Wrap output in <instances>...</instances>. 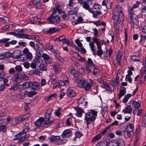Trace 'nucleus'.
<instances>
[{"label":"nucleus","mask_w":146,"mask_h":146,"mask_svg":"<svg viewBox=\"0 0 146 146\" xmlns=\"http://www.w3.org/2000/svg\"><path fill=\"white\" fill-rule=\"evenodd\" d=\"M124 18L121 7L115 8L113 11L112 18L114 28L116 31L119 30L120 26L123 24Z\"/></svg>","instance_id":"obj_1"},{"label":"nucleus","mask_w":146,"mask_h":146,"mask_svg":"<svg viewBox=\"0 0 146 146\" xmlns=\"http://www.w3.org/2000/svg\"><path fill=\"white\" fill-rule=\"evenodd\" d=\"M97 112L94 111H92L91 112H88L86 114L84 120H86V124L88 126L90 122L94 121L97 116Z\"/></svg>","instance_id":"obj_2"},{"label":"nucleus","mask_w":146,"mask_h":146,"mask_svg":"<svg viewBox=\"0 0 146 146\" xmlns=\"http://www.w3.org/2000/svg\"><path fill=\"white\" fill-rule=\"evenodd\" d=\"M51 113V112L50 113L46 112L45 114V118L44 119V124L46 125L47 126H50L52 123H53L55 121L54 119H50V116Z\"/></svg>","instance_id":"obj_3"},{"label":"nucleus","mask_w":146,"mask_h":146,"mask_svg":"<svg viewBox=\"0 0 146 146\" xmlns=\"http://www.w3.org/2000/svg\"><path fill=\"white\" fill-rule=\"evenodd\" d=\"M60 17L56 14L54 15H50L47 18V21L48 23L53 24L54 22L58 23L60 21Z\"/></svg>","instance_id":"obj_4"},{"label":"nucleus","mask_w":146,"mask_h":146,"mask_svg":"<svg viewBox=\"0 0 146 146\" xmlns=\"http://www.w3.org/2000/svg\"><path fill=\"white\" fill-rule=\"evenodd\" d=\"M87 63L88 64H86L85 69L88 73H90L92 72V68H94L95 66L93 62L90 58H88Z\"/></svg>","instance_id":"obj_5"},{"label":"nucleus","mask_w":146,"mask_h":146,"mask_svg":"<svg viewBox=\"0 0 146 146\" xmlns=\"http://www.w3.org/2000/svg\"><path fill=\"white\" fill-rule=\"evenodd\" d=\"M94 83V82L93 80L89 79V82H86L83 87L84 88L86 91L88 90H90L91 87L93 86Z\"/></svg>","instance_id":"obj_6"},{"label":"nucleus","mask_w":146,"mask_h":146,"mask_svg":"<svg viewBox=\"0 0 146 146\" xmlns=\"http://www.w3.org/2000/svg\"><path fill=\"white\" fill-rule=\"evenodd\" d=\"M42 57L44 60L46 64H50L52 63V58L50 57L48 54L46 53H43Z\"/></svg>","instance_id":"obj_7"},{"label":"nucleus","mask_w":146,"mask_h":146,"mask_svg":"<svg viewBox=\"0 0 146 146\" xmlns=\"http://www.w3.org/2000/svg\"><path fill=\"white\" fill-rule=\"evenodd\" d=\"M74 80L78 84L83 87L86 81L84 80L81 79L80 77L76 76L74 78Z\"/></svg>","instance_id":"obj_8"},{"label":"nucleus","mask_w":146,"mask_h":146,"mask_svg":"<svg viewBox=\"0 0 146 146\" xmlns=\"http://www.w3.org/2000/svg\"><path fill=\"white\" fill-rule=\"evenodd\" d=\"M44 119L43 117H40L34 122V124L37 127L39 128L44 121Z\"/></svg>","instance_id":"obj_9"},{"label":"nucleus","mask_w":146,"mask_h":146,"mask_svg":"<svg viewBox=\"0 0 146 146\" xmlns=\"http://www.w3.org/2000/svg\"><path fill=\"white\" fill-rule=\"evenodd\" d=\"M66 95L69 98H73L76 95V93L74 90L68 89L66 91Z\"/></svg>","instance_id":"obj_10"},{"label":"nucleus","mask_w":146,"mask_h":146,"mask_svg":"<svg viewBox=\"0 0 146 146\" xmlns=\"http://www.w3.org/2000/svg\"><path fill=\"white\" fill-rule=\"evenodd\" d=\"M30 125L28 123H27L23 127V131L20 132V134H21L23 135L25 134L30 130Z\"/></svg>","instance_id":"obj_11"},{"label":"nucleus","mask_w":146,"mask_h":146,"mask_svg":"<svg viewBox=\"0 0 146 146\" xmlns=\"http://www.w3.org/2000/svg\"><path fill=\"white\" fill-rule=\"evenodd\" d=\"M40 83L37 82H30V88L33 90H36L40 86Z\"/></svg>","instance_id":"obj_12"},{"label":"nucleus","mask_w":146,"mask_h":146,"mask_svg":"<svg viewBox=\"0 0 146 146\" xmlns=\"http://www.w3.org/2000/svg\"><path fill=\"white\" fill-rule=\"evenodd\" d=\"M126 93V88L124 87L121 88L118 95V99L120 100L122 97L125 95Z\"/></svg>","instance_id":"obj_13"},{"label":"nucleus","mask_w":146,"mask_h":146,"mask_svg":"<svg viewBox=\"0 0 146 146\" xmlns=\"http://www.w3.org/2000/svg\"><path fill=\"white\" fill-rule=\"evenodd\" d=\"M72 131L69 129L64 130L63 132L62 136L63 138H67L71 136Z\"/></svg>","instance_id":"obj_14"},{"label":"nucleus","mask_w":146,"mask_h":146,"mask_svg":"<svg viewBox=\"0 0 146 146\" xmlns=\"http://www.w3.org/2000/svg\"><path fill=\"white\" fill-rule=\"evenodd\" d=\"M21 52L19 50H16L14 51L12 54V56H13V58L15 59H18L20 58L21 56L22 55H21Z\"/></svg>","instance_id":"obj_15"},{"label":"nucleus","mask_w":146,"mask_h":146,"mask_svg":"<svg viewBox=\"0 0 146 146\" xmlns=\"http://www.w3.org/2000/svg\"><path fill=\"white\" fill-rule=\"evenodd\" d=\"M125 145L124 141L123 140L119 139L114 142L113 146H124Z\"/></svg>","instance_id":"obj_16"},{"label":"nucleus","mask_w":146,"mask_h":146,"mask_svg":"<svg viewBox=\"0 0 146 146\" xmlns=\"http://www.w3.org/2000/svg\"><path fill=\"white\" fill-rule=\"evenodd\" d=\"M59 29L55 27L50 28L48 29L45 31V33L47 34H52L58 31Z\"/></svg>","instance_id":"obj_17"},{"label":"nucleus","mask_w":146,"mask_h":146,"mask_svg":"<svg viewBox=\"0 0 146 146\" xmlns=\"http://www.w3.org/2000/svg\"><path fill=\"white\" fill-rule=\"evenodd\" d=\"M52 52L54 54V56L60 62H61L62 60V58L59 55V51L58 50H54L52 51Z\"/></svg>","instance_id":"obj_18"},{"label":"nucleus","mask_w":146,"mask_h":146,"mask_svg":"<svg viewBox=\"0 0 146 146\" xmlns=\"http://www.w3.org/2000/svg\"><path fill=\"white\" fill-rule=\"evenodd\" d=\"M76 111L75 115L77 117H81L82 115V113L84 112V111L80 108H76L75 109Z\"/></svg>","instance_id":"obj_19"},{"label":"nucleus","mask_w":146,"mask_h":146,"mask_svg":"<svg viewBox=\"0 0 146 146\" xmlns=\"http://www.w3.org/2000/svg\"><path fill=\"white\" fill-rule=\"evenodd\" d=\"M54 72L56 73H59L61 70L62 67L60 65L57 64L54 65L53 66Z\"/></svg>","instance_id":"obj_20"},{"label":"nucleus","mask_w":146,"mask_h":146,"mask_svg":"<svg viewBox=\"0 0 146 146\" xmlns=\"http://www.w3.org/2000/svg\"><path fill=\"white\" fill-rule=\"evenodd\" d=\"M20 80L19 75L18 74H15L13 75L11 78V80L15 82H17Z\"/></svg>","instance_id":"obj_21"},{"label":"nucleus","mask_w":146,"mask_h":146,"mask_svg":"<svg viewBox=\"0 0 146 146\" xmlns=\"http://www.w3.org/2000/svg\"><path fill=\"white\" fill-rule=\"evenodd\" d=\"M50 141L51 142H56L60 139V136H58L51 135L49 138Z\"/></svg>","instance_id":"obj_22"},{"label":"nucleus","mask_w":146,"mask_h":146,"mask_svg":"<svg viewBox=\"0 0 146 146\" xmlns=\"http://www.w3.org/2000/svg\"><path fill=\"white\" fill-rule=\"evenodd\" d=\"M132 111V109L131 107L129 106H127L125 109H123L122 111L124 113H131Z\"/></svg>","instance_id":"obj_23"},{"label":"nucleus","mask_w":146,"mask_h":146,"mask_svg":"<svg viewBox=\"0 0 146 146\" xmlns=\"http://www.w3.org/2000/svg\"><path fill=\"white\" fill-rule=\"evenodd\" d=\"M130 104L133 107L137 109L139 108L140 106V104L139 103L133 100L131 101Z\"/></svg>","instance_id":"obj_24"},{"label":"nucleus","mask_w":146,"mask_h":146,"mask_svg":"<svg viewBox=\"0 0 146 146\" xmlns=\"http://www.w3.org/2000/svg\"><path fill=\"white\" fill-rule=\"evenodd\" d=\"M92 39L93 42L96 44L97 47L102 46L101 42L99 41V39L97 38V37H93Z\"/></svg>","instance_id":"obj_25"},{"label":"nucleus","mask_w":146,"mask_h":146,"mask_svg":"<svg viewBox=\"0 0 146 146\" xmlns=\"http://www.w3.org/2000/svg\"><path fill=\"white\" fill-rule=\"evenodd\" d=\"M82 5V7L85 9L87 10L90 12L92 11V9L90 7V5L87 2Z\"/></svg>","instance_id":"obj_26"},{"label":"nucleus","mask_w":146,"mask_h":146,"mask_svg":"<svg viewBox=\"0 0 146 146\" xmlns=\"http://www.w3.org/2000/svg\"><path fill=\"white\" fill-rule=\"evenodd\" d=\"M90 12L91 13L93 14V17L94 18L98 17V16L100 15H101L102 13L101 11H93V9H92V11Z\"/></svg>","instance_id":"obj_27"},{"label":"nucleus","mask_w":146,"mask_h":146,"mask_svg":"<svg viewBox=\"0 0 146 146\" xmlns=\"http://www.w3.org/2000/svg\"><path fill=\"white\" fill-rule=\"evenodd\" d=\"M60 14L61 15V16L64 21H66L69 19V15L68 14L67 15L66 13L64 11L62 12Z\"/></svg>","instance_id":"obj_28"},{"label":"nucleus","mask_w":146,"mask_h":146,"mask_svg":"<svg viewBox=\"0 0 146 146\" xmlns=\"http://www.w3.org/2000/svg\"><path fill=\"white\" fill-rule=\"evenodd\" d=\"M20 80H24L25 81H27L29 80V77L24 73H21L20 74Z\"/></svg>","instance_id":"obj_29"},{"label":"nucleus","mask_w":146,"mask_h":146,"mask_svg":"<svg viewBox=\"0 0 146 146\" xmlns=\"http://www.w3.org/2000/svg\"><path fill=\"white\" fill-rule=\"evenodd\" d=\"M84 16V15L83 13H80L79 14V16L78 17L77 21L78 23H84V20L82 16Z\"/></svg>","instance_id":"obj_30"},{"label":"nucleus","mask_w":146,"mask_h":146,"mask_svg":"<svg viewBox=\"0 0 146 146\" xmlns=\"http://www.w3.org/2000/svg\"><path fill=\"white\" fill-rule=\"evenodd\" d=\"M55 76H54V75L52 76H51V82L52 84H53V87L54 88H55L56 87V86L57 85H56V80L55 78Z\"/></svg>","instance_id":"obj_31"},{"label":"nucleus","mask_w":146,"mask_h":146,"mask_svg":"<svg viewBox=\"0 0 146 146\" xmlns=\"http://www.w3.org/2000/svg\"><path fill=\"white\" fill-rule=\"evenodd\" d=\"M132 96V95L130 94H128L125 95L122 100V102L124 103H126L128 99L131 98Z\"/></svg>","instance_id":"obj_32"},{"label":"nucleus","mask_w":146,"mask_h":146,"mask_svg":"<svg viewBox=\"0 0 146 146\" xmlns=\"http://www.w3.org/2000/svg\"><path fill=\"white\" fill-rule=\"evenodd\" d=\"M133 127L134 125L133 124L131 123H129L127 127V130L129 132H131L133 131Z\"/></svg>","instance_id":"obj_33"},{"label":"nucleus","mask_w":146,"mask_h":146,"mask_svg":"<svg viewBox=\"0 0 146 146\" xmlns=\"http://www.w3.org/2000/svg\"><path fill=\"white\" fill-rule=\"evenodd\" d=\"M122 57V55L120 53H118L117 54V56L116 58V59L117 63V65L120 66L121 64V60Z\"/></svg>","instance_id":"obj_34"},{"label":"nucleus","mask_w":146,"mask_h":146,"mask_svg":"<svg viewBox=\"0 0 146 146\" xmlns=\"http://www.w3.org/2000/svg\"><path fill=\"white\" fill-rule=\"evenodd\" d=\"M57 96V94L56 93H53L50 95L48 97L45 98L46 100L48 101L49 100L53 99L54 98Z\"/></svg>","instance_id":"obj_35"},{"label":"nucleus","mask_w":146,"mask_h":146,"mask_svg":"<svg viewBox=\"0 0 146 146\" xmlns=\"http://www.w3.org/2000/svg\"><path fill=\"white\" fill-rule=\"evenodd\" d=\"M21 86H22L23 88L25 89H27L28 88H30V82H26L22 84Z\"/></svg>","instance_id":"obj_36"},{"label":"nucleus","mask_w":146,"mask_h":146,"mask_svg":"<svg viewBox=\"0 0 146 146\" xmlns=\"http://www.w3.org/2000/svg\"><path fill=\"white\" fill-rule=\"evenodd\" d=\"M21 38L24 39L27 38L29 39H32V36L27 34H24L21 33Z\"/></svg>","instance_id":"obj_37"},{"label":"nucleus","mask_w":146,"mask_h":146,"mask_svg":"<svg viewBox=\"0 0 146 146\" xmlns=\"http://www.w3.org/2000/svg\"><path fill=\"white\" fill-rule=\"evenodd\" d=\"M42 47V45L38 43L36 44L35 48L36 50V51L40 53V51L41 50Z\"/></svg>","instance_id":"obj_38"},{"label":"nucleus","mask_w":146,"mask_h":146,"mask_svg":"<svg viewBox=\"0 0 146 146\" xmlns=\"http://www.w3.org/2000/svg\"><path fill=\"white\" fill-rule=\"evenodd\" d=\"M130 58L134 61H140V58L139 56L133 55L131 56Z\"/></svg>","instance_id":"obj_39"},{"label":"nucleus","mask_w":146,"mask_h":146,"mask_svg":"<svg viewBox=\"0 0 146 146\" xmlns=\"http://www.w3.org/2000/svg\"><path fill=\"white\" fill-rule=\"evenodd\" d=\"M56 9L57 11L58 12L59 14H60L64 11H63L62 9V7L59 4L57 5L56 7Z\"/></svg>","instance_id":"obj_40"},{"label":"nucleus","mask_w":146,"mask_h":146,"mask_svg":"<svg viewBox=\"0 0 146 146\" xmlns=\"http://www.w3.org/2000/svg\"><path fill=\"white\" fill-rule=\"evenodd\" d=\"M19 84H13L11 87L9 88V90H17L18 88V85Z\"/></svg>","instance_id":"obj_41"},{"label":"nucleus","mask_w":146,"mask_h":146,"mask_svg":"<svg viewBox=\"0 0 146 146\" xmlns=\"http://www.w3.org/2000/svg\"><path fill=\"white\" fill-rule=\"evenodd\" d=\"M74 0H69L68 6V8L70 9H72V7L76 4L74 3Z\"/></svg>","instance_id":"obj_42"},{"label":"nucleus","mask_w":146,"mask_h":146,"mask_svg":"<svg viewBox=\"0 0 146 146\" xmlns=\"http://www.w3.org/2000/svg\"><path fill=\"white\" fill-rule=\"evenodd\" d=\"M102 5L104 6H106V7L108 9H111V4H109L107 2H106L105 1H103L102 2Z\"/></svg>","instance_id":"obj_43"},{"label":"nucleus","mask_w":146,"mask_h":146,"mask_svg":"<svg viewBox=\"0 0 146 146\" xmlns=\"http://www.w3.org/2000/svg\"><path fill=\"white\" fill-rule=\"evenodd\" d=\"M98 50L97 51V54L98 56L100 57H101L103 54V51L102 49V46L97 47Z\"/></svg>","instance_id":"obj_44"},{"label":"nucleus","mask_w":146,"mask_h":146,"mask_svg":"<svg viewBox=\"0 0 146 146\" xmlns=\"http://www.w3.org/2000/svg\"><path fill=\"white\" fill-rule=\"evenodd\" d=\"M119 83V80L118 79H115L111 82V84L112 86L114 87L115 86L118 85Z\"/></svg>","instance_id":"obj_45"},{"label":"nucleus","mask_w":146,"mask_h":146,"mask_svg":"<svg viewBox=\"0 0 146 146\" xmlns=\"http://www.w3.org/2000/svg\"><path fill=\"white\" fill-rule=\"evenodd\" d=\"M28 139V138L27 137V136L25 135L24 136H22L21 135V137L18 142L19 143L23 142L24 141H26Z\"/></svg>","instance_id":"obj_46"},{"label":"nucleus","mask_w":146,"mask_h":146,"mask_svg":"<svg viewBox=\"0 0 146 146\" xmlns=\"http://www.w3.org/2000/svg\"><path fill=\"white\" fill-rule=\"evenodd\" d=\"M131 132H129L128 131H125L124 133V136L126 138H129L131 136Z\"/></svg>","instance_id":"obj_47"},{"label":"nucleus","mask_w":146,"mask_h":146,"mask_svg":"<svg viewBox=\"0 0 146 146\" xmlns=\"http://www.w3.org/2000/svg\"><path fill=\"white\" fill-rule=\"evenodd\" d=\"M107 142L105 141H101L98 143L96 146H107Z\"/></svg>","instance_id":"obj_48"},{"label":"nucleus","mask_w":146,"mask_h":146,"mask_svg":"<svg viewBox=\"0 0 146 146\" xmlns=\"http://www.w3.org/2000/svg\"><path fill=\"white\" fill-rule=\"evenodd\" d=\"M15 72L19 73L22 71V68L21 66L17 65L15 67Z\"/></svg>","instance_id":"obj_49"},{"label":"nucleus","mask_w":146,"mask_h":146,"mask_svg":"<svg viewBox=\"0 0 146 146\" xmlns=\"http://www.w3.org/2000/svg\"><path fill=\"white\" fill-rule=\"evenodd\" d=\"M102 84V85H101V87L102 88L105 89H107L108 88H110L109 85L108 84L106 81H104Z\"/></svg>","instance_id":"obj_50"},{"label":"nucleus","mask_w":146,"mask_h":146,"mask_svg":"<svg viewBox=\"0 0 146 146\" xmlns=\"http://www.w3.org/2000/svg\"><path fill=\"white\" fill-rule=\"evenodd\" d=\"M142 125L144 127H146V116L144 115L142 120Z\"/></svg>","instance_id":"obj_51"},{"label":"nucleus","mask_w":146,"mask_h":146,"mask_svg":"<svg viewBox=\"0 0 146 146\" xmlns=\"http://www.w3.org/2000/svg\"><path fill=\"white\" fill-rule=\"evenodd\" d=\"M37 92L34 91H31L28 92L27 96L29 97H31L33 96L36 95Z\"/></svg>","instance_id":"obj_52"},{"label":"nucleus","mask_w":146,"mask_h":146,"mask_svg":"<svg viewBox=\"0 0 146 146\" xmlns=\"http://www.w3.org/2000/svg\"><path fill=\"white\" fill-rule=\"evenodd\" d=\"M93 8L95 10L99 11L101 8V6L99 4H94L93 6Z\"/></svg>","instance_id":"obj_53"},{"label":"nucleus","mask_w":146,"mask_h":146,"mask_svg":"<svg viewBox=\"0 0 146 146\" xmlns=\"http://www.w3.org/2000/svg\"><path fill=\"white\" fill-rule=\"evenodd\" d=\"M92 69L93 70V75L95 76H96L98 74L99 71V70L98 69L95 68V66L94 68H92Z\"/></svg>","instance_id":"obj_54"},{"label":"nucleus","mask_w":146,"mask_h":146,"mask_svg":"<svg viewBox=\"0 0 146 146\" xmlns=\"http://www.w3.org/2000/svg\"><path fill=\"white\" fill-rule=\"evenodd\" d=\"M89 45L91 50L93 52H95L96 48H94L95 47L94 43L92 42H90V43Z\"/></svg>","instance_id":"obj_55"},{"label":"nucleus","mask_w":146,"mask_h":146,"mask_svg":"<svg viewBox=\"0 0 146 146\" xmlns=\"http://www.w3.org/2000/svg\"><path fill=\"white\" fill-rule=\"evenodd\" d=\"M4 54L5 58H10L12 56V54L9 52H5L4 53Z\"/></svg>","instance_id":"obj_56"},{"label":"nucleus","mask_w":146,"mask_h":146,"mask_svg":"<svg viewBox=\"0 0 146 146\" xmlns=\"http://www.w3.org/2000/svg\"><path fill=\"white\" fill-rule=\"evenodd\" d=\"M7 127L5 125H0V132L2 131L4 132L6 131Z\"/></svg>","instance_id":"obj_57"},{"label":"nucleus","mask_w":146,"mask_h":146,"mask_svg":"<svg viewBox=\"0 0 146 146\" xmlns=\"http://www.w3.org/2000/svg\"><path fill=\"white\" fill-rule=\"evenodd\" d=\"M34 5H35L36 7L38 9H40V4L39 2L37 1H36L34 0H33Z\"/></svg>","instance_id":"obj_58"},{"label":"nucleus","mask_w":146,"mask_h":146,"mask_svg":"<svg viewBox=\"0 0 146 146\" xmlns=\"http://www.w3.org/2000/svg\"><path fill=\"white\" fill-rule=\"evenodd\" d=\"M42 71L40 69L39 70L36 69L35 70L34 72L36 74L41 75L42 74Z\"/></svg>","instance_id":"obj_59"},{"label":"nucleus","mask_w":146,"mask_h":146,"mask_svg":"<svg viewBox=\"0 0 146 146\" xmlns=\"http://www.w3.org/2000/svg\"><path fill=\"white\" fill-rule=\"evenodd\" d=\"M61 110V108H58V109L55 111V115L57 116L58 117L60 116L61 115V113L60 112Z\"/></svg>","instance_id":"obj_60"},{"label":"nucleus","mask_w":146,"mask_h":146,"mask_svg":"<svg viewBox=\"0 0 146 146\" xmlns=\"http://www.w3.org/2000/svg\"><path fill=\"white\" fill-rule=\"evenodd\" d=\"M38 60L37 59H35V60H33L34 61V62H32L31 64V67L33 68H35L36 67V65L35 62Z\"/></svg>","instance_id":"obj_61"},{"label":"nucleus","mask_w":146,"mask_h":146,"mask_svg":"<svg viewBox=\"0 0 146 146\" xmlns=\"http://www.w3.org/2000/svg\"><path fill=\"white\" fill-rule=\"evenodd\" d=\"M63 90L64 89H61L60 90V93L59 96V98L60 99H62L66 94L65 92H64Z\"/></svg>","instance_id":"obj_62"},{"label":"nucleus","mask_w":146,"mask_h":146,"mask_svg":"<svg viewBox=\"0 0 146 146\" xmlns=\"http://www.w3.org/2000/svg\"><path fill=\"white\" fill-rule=\"evenodd\" d=\"M75 42L77 44V46L79 47H81L82 46V44L78 39H76Z\"/></svg>","instance_id":"obj_63"},{"label":"nucleus","mask_w":146,"mask_h":146,"mask_svg":"<svg viewBox=\"0 0 146 146\" xmlns=\"http://www.w3.org/2000/svg\"><path fill=\"white\" fill-rule=\"evenodd\" d=\"M125 80L126 81H129V82L130 83H131L132 81V79L131 77V76L128 75H126Z\"/></svg>","instance_id":"obj_64"}]
</instances>
